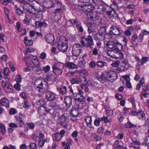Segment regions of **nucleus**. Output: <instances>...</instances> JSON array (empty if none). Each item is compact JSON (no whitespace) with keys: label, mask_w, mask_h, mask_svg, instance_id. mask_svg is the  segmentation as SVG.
Wrapping results in <instances>:
<instances>
[{"label":"nucleus","mask_w":149,"mask_h":149,"mask_svg":"<svg viewBox=\"0 0 149 149\" xmlns=\"http://www.w3.org/2000/svg\"><path fill=\"white\" fill-rule=\"evenodd\" d=\"M75 100V102L74 104V105L76 107V108L79 110L83 109L82 104L80 103L79 101H78L77 100Z\"/></svg>","instance_id":"obj_27"},{"label":"nucleus","mask_w":149,"mask_h":149,"mask_svg":"<svg viewBox=\"0 0 149 149\" xmlns=\"http://www.w3.org/2000/svg\"><path fill=\"white\" fill-rule=\"evenodd\" d=\"M71 83L72 84H79L81 82L80 78L78 79L76 78H74L70 80Z\"/></svg>","instance_id":"obj_31"},{"label":"nucleus","mask_w":149,"mask_h":149,"mask_svg":"<svg viewBox=\"0 0 149 149\" xmlns=\"http://www.w3.org/2000/svg\"><path fill=\"white\" fill-rule=\"evenodd\" d=\"M129 101L131 102L133 105L134 106L135 105V99L134 97H131L128 99Z\"/></svg>","instance_id":"obj_48"},{"label":"nucleus","mask_w":149,"mask_h":149,"mask_svg":"<svg viewBox=\"0 0 149 149\" xmlns=\"http://www.w3.org/2000/svg\"><path fill=\"white\" fill-rule=\"evenodd\" d=\"M137 116L140 120H144L145 119V114L143 111L142 110L137 112Z\"/></svg>","instance_id":"obj_17"},{"label":"nucleus","mask_w":149,"mask_h":149,"mask_svg":"<svg viewBox=\"0 0 149 149\" xmlns=\"http://www.w3.org/2000/svg\"><path fill=\"white\" fill-rule=\"evenodd\" d=\"M134 124H132L130 122H128L125 124L126 127L128 128L134 127Z\"/></svg>","instance_id":"obj_40"},{"label":"nucleus","mask_w":149,"mask_h":149,"mask_svg":"<svg viewBox=\"0 0 149 149\" xmlns=\"http://www.w3.org/2000/svg\"><path fill=\"white\" fill-rule=\"evenodd\" d=\"M61 44L58 45L59 50L63 52H65L68 48V40L65 37H61L60 38Z\"/></svg>","instance_id":"obj_4"},{"label":"nucleus","mask_w":149,"mask_h":149,"mask_svg":"<svg viewBox=\"0 0 149 149\" xmlns=\"http://www.w3.org/2000/svg\"><path fill=\"white\" fill-rule=\"evenodd\" d=\"M0 104L2 105L7 108L9 107V102L8 100L5 98H2L0 100Z\"/></svg>","instance_id":"obj_15"},{"label":"nucleus","mask_w":149,"mask_h":149,"mask_svg":"<svg viewBox=\"0 0 149 149\" xmlns=\"http://www.w3.org/2000/svg\"><path fill=\"white\" fill-rule=\"evenodd\" d=\"M70 21L72 24H73L74 25H75V27L76 28L81 24L80 22H78L75 19L70 20Z\"/></svg>","instance_id":"obj_33"},{"label":"nucleus","mask_w":149,"mask_h":149,"mask_svg":"<svg viewBox=\"0 0 149 149\" xmlns=\"http://www.w3.org/2000/svg\"><path fill=\"white\" fill-rule=\"evenodd\" d=\"M59 124L65 128H67V123L66 122H60Z\"/></svg>","instance_id":"obj_51"},{"label":"nucleus","mask_w":149,"mask_h":149,"mask_svg":"<svg viewBox=\"0 0 149 149\" xmlns=\"http://www.w3.org/2000/svg\"><path fill=\"white\" fill-rule=\"evenodd\" d=\"M110 33L112 35L122 36L123 31L120 28L114 25H112L110 28Z\"/></svg>","instance_id":"obj_6"},{"label":"nucleus","mask_w":149,"mask_h":149,"mask_svg":"<svg viewBox=\"0 0 149 149\" xmlns=\"http://www.w3.org/2000/svg\"><path fill=\"white\" fill-rule=\"evenodd\" d=\"M65 65L66 67H68L72 69H76L77 68V65L72 62L67 63H65Z\"/></svg>","instance_id":"obj_22"},{"label":"nucleus","mask_w":149,"mask_h":149,"mask_svg":"<svg viewBox=\"0 0 149 149\" xmlns=\"http://www.w3.org/2000/svg\"><path fill=\"white\" fill-rule=\"evenodd\" d=\"M15 80L17 83L19 84L22 81V77L20 74L17 75L15 78Z\"/></svg>","instance_id":"obj_39"},{"label":"nucleus","mask_w":149,"mask_h":149,"mask_svg":"<svg viewBox=\"0 0 149 149\" xmlns=\"http://www.w3.org/2000/svg\"><path fill=\"white\" fill-rule=\"evenodd\" d=\"M45 95L46 100L48 101H54L57 97V95L56 93L50 91H47Z\"/></svg>","instance_id":"obj_10"},{"label":"nucleus","mask_w":149,"mask_h":149,"mask_svg":"<svg viewBox=\"0 0 149 149\" xmlns=\"http://www.w3.org/2000/svg\"><path fill=\"white\" fill-rule=\"evenodd\" d=\"M85 62L84 60H81L80 61L78 64V65L79 67L83 68L84 67Z\"/></svg>","instance_id":"obj_42"},{"label":"nucleus","mask_w":149,"mask_h":149,"mask_svg":"<svg viewBox=\"0 0 149 149\" xmlns=\"http://www.w3.org/2000/svg\"><path fill=\"white\" fill-rule=\"evenodd\" d=\"M106 63L105 62L102 61H98L96 62L97 66L100 68H102L105 65Z\"/></svg>","instance_id":"obj_34"},{"label":"nucleus","mask_w":149,"mask_h":149,"mask_svg":"<svg viewBox=\"0 0 149 149\" xmlns=\"http://www.w3.org/2000/svg\"><path fill=\"white\" fill-rule=\"evenodd\" d=\"M38 111L39 113L41 115H43L45 114V111L47 113L48 110H47V109L45 107H41L38 109Z\"/></svg>","instance_id":"obj_23"},{"label":"nucleus","mask_w":149,"mask_h":149,"mask_svg":"<svg viewBox=\"0 0 149 149\" xmlns=\"http://www.w3.org/2000/svg\"><path fill=\"white\" fill-rule=\"evenodd\" d=\"M65 102L67 106L70 107L72 105V100L71 97L67 96L65 98Z\"/></svg>","instance_id":"obj_21"},{"label":"nucleus","mask_w":149,"mask_h":149,"mask_svg":"<svg viewBox=\"0 0 149 149\" xmlns=\"http://www.w3.org/2000/svg\"><path fill=\"white\" fill-rule=\"evenodd\" d=\"M9 113L11 115H13L17 113V111L14 108H12L10 109Z\"/></svg>","instance_id":"obj_53"},{"label":"nucleus","mask_w":149,"mask_h":149,"mask_svg":"<svg viewBox=\"0 0 149 149\" xmlns=\"http://www.w3.org/2000/svg\"><path fill=\"white\" fill-rule=\"evenodd\" d=\"M118 44H121L118 42H116L113 41H108L106 44V46L109 48L114 49Z\"/></svg>","instance_id":"obj_11"},{"label":"nucleus","mask_w":149,"mask_h":149,"mask_svg":"<svg viewBox=\"0 0 149 149\" xmlns=\"http://www.w3.org/2000/svg\"><path fill=\"white\" fill-rule=\"evenodd\" d=\"M34 85L35 87L39 89L38 90L39 91L42 92L43 91V90H46L48 88L47 84H43L42 80L40 79H38L35 80Z\"/></svg>","instance_id":"obj_5"},{"label":"nucleus","mask_w":149,"mask_h":149,"mask_svg":"<svg viewBox=\"0 0 149 149\" xmlns=\"http://www.w3.org/2000/svg\"><path fill=\"white\" fill-rule=\"evenodd\" d=\"M81 47L79 44H76L73 47L72 53L73 56L77 57L80 54Z\"/></svg>","instance_id":"obj_7"},{"label":"nucleus","mask_w":149,"mask_h":149,"mask_svg":"<svg viewBox=\"0 0 149 149\" xmlns=\"http://www.w3.org/2000/svg\"><path fill=\"white\" fill-rule=\"evenodd\" d=\"M36 63L33 64V66H32V70L36 72H38L41 71L42 68L40 65V63Z\"/></svg>","instance_id":"obj_13"},{"label":"nucleus","mask_w":149,"mask_h":149,"mask_svg":"<svg viewBox=\"0 0 149 149\" xmlns=\"http://www.w3.org/2000/svg\"><path fill=\"white\" fill-rule=\"evenodd\" d=\"M38 96L40 99L37 102V104L38 105L40 106V107H44V106L46 104V101L44 100L42 96L40 95L39 96V95H38Z\"/></svg>","instance_id":"obj_16"},{"label":"nucleus","mask_w":149,"mask_h":149,"mask_svg":"<svg viewBox=\"0 0 149 149\" xmlns=\"http://www.w3.org/2000/svg\"><path fill=\"white\" fill-rule=\"evenodd\" d=\"M130 111V109L129 108L125 107L123 109V113L124 114H127Z\"/></svg>","instance_id":"obj_58"},{"label":"nucleus","mask_w":149,"mask_h":149,"mask_svg":"<svg viewBox=\"0 0 149 149\" xmlns=\"http://www.w3.org/2000/svg\"><path fill=\"white\" fill-rule=\"evenodd\" d=\"M120 63V62L119 61H117L112 63L111 65L113 67H116L119 66Z\"/></svg>","instance_id":"obj_59"},{"label":"nucleus","mask_w":149,"mask_h":149,"mask_svg":"<svg viewBox=\"0 0 149 149\" xmlns=\"http://www.w3.org/2000/svg\"><path fill=\"white\" fill-rule=\"evenodd\" d=\"M117 70L120 72L124 71L126 70L125 69L124 67L122 65H120L117 68Z\"/></svg>","instance_id":"obj_49"},{"label":"nucleus","mask_w":149,"mask_h":149,"mask_svg":"<svg viewBox=\"0 0 149 149\" xmlns=\"http://www.w3.org/2000/svg\"><path fill=\"white\" fill-rule=\"evenodd\" d=\"M63 137L59 133H56L53 135L52 138L53 140L56 141H58L60 140Z\"/></svg>","instance_id":"obj_19"},{"label":"nucleus","mask_w":149,"mask_h":149,"mask_svg":"<svg viewBox=\"0 0 149 149\" xmlns=\"http://www.w3.org/2000/svg\"><path fill=\"white\" fill-rule=\"evenodd\" d=\"M46 41L49 43H51L54 41V37L53 35L48 34L45 36Z\"/></svg>","instance_id":"obj_14"},{"label":"nucleus","mask_w":149,"mask_h":149,"mask_svg":"<svg viewBox=\"0 0 149 149\" xmlns=\"http://www.w3.org/2000/svg\"><path fill=\"white\" fill-rule=\"evenodd\" d=\"M122 65L125 68V69L126 70L128 68V63L125 61H123L122 62Z\"/></svg>","instance_id":"obj_43"},{"label":"nucleus","mask_w":149,"mask_h":149,"mask_svg":"<svg viewBox=\"0 0 149 149\" xmlns=\"http://www.w3.org/2000/svg\"><path fill=\"white\" fill-rule=\"evenodd\" d=\"M116 75L117 74L116 72L112 70H110L107 73L106 76H104V74L102 73L98 78L99 80L101 81H107L112 82L113 80L116 78Z\"/></svg>","instance_id":"obj_1"},{"label":"nucleus","mask_w":149,"mask_h":149,"mask_svg":"<svg viewBox=\"0 0 149 149\" xmlns=\"http://www.w3.org/2000/svg\"><path fill=\"white\" fill-rule=\"evenodd\" d=\"M80 79L81 80V81L83 80H84V81L85 82H86V84H88V83L90 82V80H89L88 81H87V80L86 79V77L85 76H83L81 78H80Z\"/></svg>","instance_id":"obj_56"},{"label":"nucleus","mask_w":149,"mask_h":149,"mask_svg":"<svg viewBox=\"0 0 149 149\" xmlns=\"http://www.w3.org/2000/svg\"><path fill=\"white\" fill-rule=\"evenodd\" d=\"M24 61H25L26 65L28 67H30L31 64H30L28 60V58L26 56H25L24 58Z\"/></svg>","instance_id":"obj_44"},{"label":"nucleus","mask_w":149,"mask_h":149,"mask_svg":"<svg viewBox=\"0 0 149 149\" xmlns=\"http://www.w3.org/2000/svg\"><path fill=\"white\" fill-rule=\"evenodd\" d=\"M88 31L89 33H92L93 34L96 32L95 31V25L91 24L90 26L88 27Z\"/></svg>","instance_id":"obj_24"},{"label":"nucleus","mask_w":149,"mask_h":149,"mask_svg":"<svg viewBox=\"0 0 149 149\" xmlns=\"http://www.w3.org/2000/svg\"><path fill=\"white\" fill-rule=\"evenodd\" d=\"M16 13L19 15H21L23 14V11L19 8H16Z\"/></svg>","instance_id":"obj_57"},{"label":"nucleus","mask_w":149,"mask_h":149,"mask_svg":"<svg viewBox=\"0 0 149 149\" xmlns=\"http://www.w3.org/2000/svg\"><path fill=\"white\" fill-rule=\"evenodd\" d=\"M106 30L104 28H101L99 31V34L101 37H104L106 34Z\"/></svg>","instance_id":"obj_29"},{"label":"nucleus","mask_w":149,"mask_h":149,"mask_svg":"<svg viewBox=\"0 0 149 149\" xmlns=\"http://www.w3.org/2000/svg\"><path fill=\"white\" fill-rule=\"evenodd\" d=\"M3 71L4 75L7 76L8 74L9 70L8 68H5L3 69Z\"/></svg>","instance_id":"obj_54"},{"label":"nucleus","mask_w":149,"mask_h":149,"mask_svg":"<svg viewBox=\"0 0 149 149\" xmlns=\"http://www.w3.org/2000/svg\"><path fill=\"white\" fill-rule=\"evenodd\" d=\"M46 56V54L45 52H42L39 56V58L42 60H44Z\"/></svg>","instance_id":"obj_50"},{"label":"nucleus","mask_w":149,"mask_h":149,"mask_svg":"<svg viewBox=\"0 0 149 149\" xmlns=\"http://www.w3.org/2000/svg\"><path fill=\"white\" fill-rule=\"evenodd\" d=\"M30 103L29 102L25 101L22 103V106L23 107L25 108L26 109H27L29 108V107Z\"/></svg>","instance_id":"obj_36"},{"label":"nucleus","mask_w":149,"mask_h":149,"mask_svg":"<svg viewBox=\"0 0 149 149\" xmlns=\"http://www.w3.org/2000/svg\"><path fill=\"white\" fill-rule=\"evenodd\" d=\"M53 77V76L52 74H48L45 78V80L46 81H50L52 80Z\"/></svg>","instance_id":"obj_37"},{"label":"nucleus","mask_w":149,"mask_h":149,"mask_svg":"<svg viewBox=\"0 0 149 149\" xmlns=\"http://www.w3.org/2000/svg\"><path fill=\"white\" fill-rule=\"evenodd\" d=\"M106 10V9L105 7L102 6H99L97 8V12L100 14H102Z\"/></svg>","instance_id":"obj_32"},{"label":"nucleus","mask_w":149,"mask_h":149,"mask_svg":"<svg viewBox=\"0 0 149 149\" xmlns=\"http://www.w3.org/2000/svg\"><path fill=\"white\" fill-rule=\"evenodd\" d=\"M119 141L116 140L115 142L114 145H113V149H127L126 147L124 148L123 146L118 145Z\"/></svg>","instance_id":"obj_20"},{"label":"nucleus","mask_w":149,"mask_h":149,"mask_svg":"<svg viewBox=\"0 0 149 149\" xmlns=\"http://www.w3.org/2000/svg\"><path fill=\"white\" fill-rule=\"evenodd\" d=\"M46 3V7L47 8H51L54 6V2L50 0H47Z\"/></svg>","instance_id":"obj_30"},{"label":"nucleus","mask_w":149,"mask_h":149,"mask_svg":"<svg viewBox=\"0 0 149 149\" xmlns=\"http://www.w3.org/2000/svg\"><path fill=\"white\" fill-rule=\"evenodd\" d=\"M0 129L1 130V133L2 134H4L6 132L5 126L1 123H0Z\"/></svg>","instance_id":"obj_38"},{"label":"nucleus","mask_w":149,"mask_h":149,"mask_svg":"<svg viewBox=\"0 0 149 149\" xmlns=\"http://www.w3.org/2000/svg\"><path fill=\"white\" fill-rule=\"evenodd\" d=\"M48 112L50 113L53 118H55L56 116L58 117L59 115V110L58 109L55 110L49 109L48 110Z\"/></svg>","instance_id":"obj_12"},{"label":"nucleus","mask_w":149,"mask_h":149,"mask_svg":"<svg viewBox=\"0 0 149 149\" xmlns=\"http://www.w3.org/2000/svg\"><path fill=\"white\" fill-rule=\"evenodd\" d=\"M50 69V67L49 65H47L45 67L43 68L42 71L45 72H48Z\"/></svg>","instance_id":"obj_47"},{"label":"nucleus","mask_w":149,"mask_h":149,"mask_svg":"<svg viewBox=\"0 0 149 149\" xmlns=\"http://www.w3.org/2000/svg\"><path fill=\"white\" fill-rule=\"evenodd\" d=\"M71 113L73 116H77L78 114V111L76 110H72Z\"/></svg>","instance_id":"obj_63"},{"label":"nucleus","mask_w":149,"mask_h":149,"mask_svg":"<svg viewBox=\"0 0 149 149\" xmlns=\"http://www.w3.org/2000/svg\"><path fill=\"white\" fill-rule=\"evenodd\" d=\"M74 98L75 100L79 101L80 102H84L86 101V98L83 95H74Z\"/></svg>","instance_id":"obj_18"},{"label":"nucleus","mask_w":149,"mask_h":149,"mask_svg":"<svg viewBox=\"0 0 149 149\" xmlns=\"http://www.w3.org/2000/svg\"><path fill=\"white\" fill-rule=\"evenodd\" d=\"M15 118L17 121H22L25 118V116L23 114L22 115L19 114V115H16Z\"/></svg>","instance_id":"obj_35"},{"label":"nucleus","mask_w":149,"mask_h":149,"mask_svg":"<svg viewBox=\"0 0 149 149\" xmlns=\"http://www.w3.org/2000/svg\"><path fill=\"white\" fill-rule=\"evenodd\" d=\"M132 140L133 143H134L136 145H140V143L136 139L135 137H132Z\"/></svg>","instance_id":"obj_46"},{"label":"nucleus","mask_w":149,"mask_h":149,"mask_svg":"<svg viewBox=\"0 0 149 149\" xmlns=\"http://www.w3.org/2000/svg\"><path fill=\"white\" fill-rule=\"evenodd\" d=\"M59 92L60 94L62 95H64L67 94L68 91L66 86H62L60 88Z\"/></svg>","instance_id":"obj_25"},{"label":"nucleus","mask_w":149,"mask_h":149,"mask_svg":"<svg viewBox=\"0 0 149 149\" xmlns=\"http://www.w3.org/2000/svg\"><path fill=\"white\" fill-rule=\"evenodd\" d=\"M80 41L81 45L83 47H89L91 49L93 48L94 45L93 40L91 36H88L87 38L84 36L81 37Z\"/></svg>","instance_id":"obj_3"},{"label":"nucleus","mask_w":149,"mask_h":149,"mask_svg":"<svg viewBox=\"0 0 149 149\" xmlns=\"http://www.w3.org/2000/svg\"><path fill=\"white\" fill-rule=\"evenodd\" d=\"M52 68L54 73L56 75H60L63 72V69L60 67L58 63H54L52 65Z\"/></svg>","instance_id":"obj_9"},{"label":"nucleus","mask_w":149,"mask_h":149,"mask_svg":"<svg viewBox=\"0 0 149 149\" xmlns=\"http://www.w3.org/2000/svg\"><path fill=\"white\" fill-rule=\"evenodd\" d=\"M143 90L144 91H149V85H144L142 87Z\"/></svg>","instance_id":"obj_52"},{"label":"nucleus","mask_w":149,"mask_h":149,"mask_svg":"<svg viewBox=\"0 0 149 149\" xmlns=\"http://www.w3.org/2000/svg\"><path fill=\"white\" fill-rule=\"evenodd\" d=\"M96 65V63L93 61H91L89 64L90 67L92 68H95Z\"/></svg>","instance_id":"obj_64"},{"label":"nucleus","mask_w":149,"mask_h":149,"mask_svg":"<svg viewBox=\"0 0 149 149\" xmlns=\"http://www.w3.org/2000/svg\"><path fill=\"white\" fill-rule=\"evenodd\" d=\"M66 120V118L64 115H62L57 118V120L60 121H65Z\"/></svg>","instance_id":"obj_45"},{"label":"nucleus","mask_w":149,"mask_h":149,"mask_svg":"<svg viewBox=\"0 0 149 149\" xmlns=\"http://www.w3.org/2000/svg\"><path fill=\"white\" fill-rule=\"evenodd\" d=\"M16 26L17 29V31L19 32H20L22 31V29L20 28V23L17 22L16 24Z\"/></svg>","instance_id":"obj_61"},{"label":"nucleus","mask_w":149,"mask_h":149,"mask_svg":"<svg viewBox=\"0 0 149 149\" xmlns=\"http://www.w3.org/2000/svg\"><path fill=\"white\" fill-rule=\"evenodd\" d=\"M107 53L108 55L112 58H116V57H117L115 54V52L114 51V49L108 50Z\"/></svg>","instance_id":"obj_26"},{"label":"nucleus","mask_w":149,"mask_h":149,"mask_svg":"<svg viewBox=\"0 0 149 149\" xmlns=\"http://www.w3.org/2000/svg\"><path fill=\"white\" fill-rule=\"evenodd\" d=\"M29 147L30 149H37V145L35 143H31Z\"/></svg>","instance_id":"obj_41"},{"label":"nucleus","mask_w":149,"mask_h":149,"mask_svg":"<svg viewBox=\"0 0 149 149\" xmlns=\"http://www.w3.org/2000/svg\"><path fill=\"white\" fill-rule=\"evenodd\" d=\"M45 141L44 139L42 140H40L38 143V146L39 147H42L43 146L45 143Z\"/></svg>","instance_id":"obj_60"},{"label":"nucleus","mask_w":149,"mask_h":149,"mask_svg":"<svg viewBox=\"0 0 149 149\" xmlns=\"http://www.w3.org/2000/svg\"><path fill=\"white\" fill-rule=\"evenodd\" d=\"M28 127L31 129L32 130L33 129L35 125L34 124L31 123H27Z\"/></svg>","instance_id":"obj_55"},{"label":"nucleus","mask_w":149,"mask_h":149,"mask_svg":"<svg viewBox=\"0 0 149 149\" xmlns=\"http://www.w3.org/2000/svg\"><path fill=\"white\" fill-rule=\"evenodd\" d=\"M24 41L25 44L27 46H31L33 44V41L31 40H28L27 37L24 38Z\"/></svg>","instance_id":"obj_28"},{"label":"nucleus","mask_w":149,"mask_h":149,"mask_svg":"<svg viewBox=\"0 0 149 149\" xmlns=\"http://www.w3.org/2000/svg\"><path fill=\"white\" fill-rule=\"evenodd\" d=\"M20 96L21 97L23 98L25 100L27 98V96L26 93L24 92H22L20 93Z\"/></svg>","instance_id":"obj_62"},{"label":"nucleus","mask_w":149,"mask_h":149,"mask_svg":"<svg viewBox=\"0 0 149 149\" xmlns=\"http://www.w3.org/2000/svg\"><path fill=\"white\" fill-rule=\"evenodd\" d=\"M123 46L121 44H118L115 49L114 51L115 52V54L117 57H116V58H122L124 57V55L123 54L120 52L122 50Z\"/></svg>","instance_id":"obj_8"},{"label":"nucleus","mask_w":149,"mask_h":149,"mask_svg":"<svg viewBox=\"0 0 149 149\" xmlns=\"http://www.w3.org/2000/svg\"><path fill=\"white\" fill-rule=\"evenodd\" d=\"M78 8L84 12H87V15L88 18H92L94 17L93 7L91 4H85L84 5H79Z\"/></svg>","instance_id":"obj_2"}]
</instances>
